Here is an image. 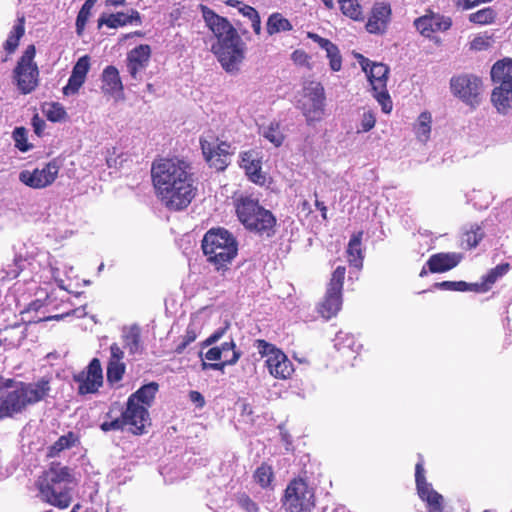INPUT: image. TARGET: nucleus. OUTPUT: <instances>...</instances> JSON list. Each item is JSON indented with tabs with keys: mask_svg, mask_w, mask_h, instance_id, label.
Listing matches in <instances>:
<instances>
[{
	"mask_svg": "<svg viewBox=\"0 0 512 512\" xmlns=\"http://www.w3.org/2000/svg\"><path fill=\"white\" fill-rule=\"evenodd\" d=\"M346 268L338 266L332 273L323 300L319 303L318 313L325 320L335 317L342 307V290Z\"/></svg>",
	"mask_w": 512,
	"mask_h": 512,
	"instance_id": "ddd939ff",
	"label": "nucleus"
},
{
	"mask_svg": "<svg viewBox=\"0 0 512 512\" xmlns=\"http://www.w3.org/2000/svg\"><path fill=\"white\" fill-rule=\"evenodd\" d=\"M362 70L367 74L373 96L381 105L384 113H390L393 108L392 100L387 90L389 67L383 63L371 62L360 53L355 54Z\"/></svg>",
	"mask_w": 512,
	"mask_h": 512,
	"instance_id": "6e6552de",
	"label": "nucleus"
},
{
	"mask_svg": "<svg viewBox=\"0 0 512 512\" xmlns=\"http://www.w3.org/2000/svg\"><path fill=\"white\" fill-rule=\"evenodd\" d=\"M124 352L117 343L110 346V358L107 364L106 376L110 384L118 383L122 380L126 365L123 362Z\"/></svg>",
	"mask_w": 512,
	"mask_h": 512,
	"instance_id": "b1692460",
	"label": "nucleus"
},
{
	"mask_svg": "<svg viewBox=\"0 0 512 512\" xmlns=\"http://www.w3.org/2000/svg\"><path fill=\"white\" fill-rule=\"evenodd\" d=\"M226 332V327L219 328L216 331H214L205 341V346H210L214 343H216L220 338L223 337L224 333Z\"/></svg>",
	"mask_w": 512,
	"mask_h": 512,
	"instance_id": "69168bd1",
	"label": "nucleus"
},
{
	"mask_svg": "<svg viewBox=\"0 0 512 512\" xmlns=\"http://www.w3.org/2000/svg\"><path fill=\"white\" fill-rule=\"evenodd\" d=\"M42 111L46 118L51 122H59L66 118L67 113L64 107L58 102L46 103Z\"/></svg>",
	"mask_w": 512,
	"mask_h": 512,
	"instance_id": "c03bdc74",
	"label": "nucleus"
},
{
	"mask_svg": "<svg viewBox=\"0 0 512 512\" xmlns=\"http://www.w3.org/2000/svg\"><path fill=\"white\" fill-rule=\"evenodd\" d=\"M419 497L427 503L429 512H445L444 511V498L436 490L431 487L425 488L418 492Z\"/></svg>",
	"mask_w": 512,
	"mask_h": 512,
	"instance_id": "f704fd0d",
	"label": "nucleus"
},
{
	"mask_svg": "<svg viewBox=\"0 0 512 512\" xmlns=\"http://www.w3.org/2000/svg\"><path fill=\"white\" fill-rule=\"evenodd\" d=\"M269 373L277 379H288L294 372L292 362L287 355L279 350L274 356L266 360Z\"/></svg>",
	"mask_w": 512,
	"mask_h": 512,
	"instance_id": "393cba45",
	"label": "nucleus"
},
{
	"mask_svg": "<svg viewBox=\"0 0 512 512\" xmlns=\"http://www.w3.org/2000/svg\"><path fill=\"white\" fill-rule=\"evenodd\" d=\"M12 138L15 142V147L19 151L27 152L32 148V144L28 142L27 129L25 127H16L13 130Z\"/></svg>",
	"mask_w": 512,
	"mask_h": 512,
	"instance_id": "de8ad7c7",
	"label": "nucleus"
},
{
	"mask_svg": "<svg viewBox=\"0 0 512 512\" xmlns=\"http://www.w3.org/2000/svg\"><path fill=\"white\" fill-rule=\"evenodd\" d=\"M27 263V259L23 258L21 255L15 256L13 261L2 269V279L13 280L17 278L25 269Z\"/></svg>",
	"mask_w": 512,
	"mask_h": 512,
	"instance_id": "ea45409f",
	"label": "nucleus"
},
{
	"mask_svg": "<svg viewBox=\"0 0 512 512\" xmlns=\"http://www.w3.org/2000/svg\"><path fill=\"white\" fill-rule=\"evenodd\" d=\"M493 0H452L453 6L459 11H468Z\"/></svg>",
	"mask_w": 512,
	"mask_h": 512,
	"instance_id": "5fc2aeb1",
	"label": "nucleus"
},
{
	"mask_svg": "<svg viewBox=\"0 0 512 512\" xmlns=\"http://www.w3.org/2000/svg\"><path fill=\"white\" fill-rule=\"evenodd\" d=\"M424 472L423 461L421 460L415 466V482L418 492L430 487L426 481Z\"/></svg>",
	"mask_w": 512,
	"mask_h": 512,
	"instance_id": "4d7b16f0",
	"label": "nucleus"
},
{
	"mask_svg": "<svg viewBox=\"0 0 512 512\" xmlns=\"http://www.w3.org/2000/svg\"><path fill=\"white\" fill-rule=\"evenodd\" d=\"M293 29L291 22L285 18L281 13H272L266 23V30L268 35L272 36L279 32H287Z\"/></svg>",
	"mask_w": 512,
	"mask_h": 512,
	"instance_id": "c9c22d12",
	"label": "nucleus"
},
{
	"mask_svg": "<svg viewBox=\"0 0 512 512\" xmlns=\"http://www.w3.org/2000/svg\"><path fill=\"white\" fill-rule=\"evenodd\" d=\"M35 55V45H28L13 70V79L22 94H29L38 86L39 69L34 62Z\"/></svg>",
	"mask_w": 512,
	"mask_h": 512,
	"instance_id": "9d476101",
	"label": "nucleus"
},
{
	"mask_svg": "<svg viewBox=\"0 0 512 512\" xmlns=\"http://www.w3.org/2000/svg\"><path fill=\"white\" fill-rule=\"evenodd\" d=\"M497 13L492 7H486L469 14V22L477 25H489L495 22Z\"/></svg>",
	"mask_w": 512,
	"mask_h": 512,
	"instance_id": "a19ab883",
	"label": "nucleus"
},
{
	"mask_svg": "<svg viewBox=\"0 0 512 512\" xmlns=\"http://www.w3.org/2000/svg\"><path fill=\"white\" fill-rule=\"evenodd\" d=\"M201 248L207 263L222 274L229 270L238 254V242L225 228L208 230L201 241Z\"/></svg>",
	"mask_w": 512,
	"mask_h": 512,
	"instance_id": "39448f33",
	"label": "nucleus"
},
{
	"mask_svg": "<svg viewBox=\"0 0 512 512\" xmlns=\"http://www.w3.org/2000/svg\"><path fill=\"white\" fill-rule=\"evenodd\" d=\"M239 166L251 182L261 186L266 183V176L262 172V156L258 151L251 149L241 152Z\"/></svg>",
	"mask_w": 512,
	"mask_h": 512,
	"instance_id": "6ab92c4d",
	"label": "nucleus"
},
{
	"mask_svg": "<svg viewBox=\"0 0 512 512\" xmlns=\"http://www.w3.org/2000/svg\"><path fill=\"white\" fill-rule=\"evenodd\" d=\"M462 260V255L456 252H439L432 254L426 262L430 273H444L452 270Z\"/></svg>",
	"mask_w": 512,
	"mask_h": 512,
	"instance_id": "5701e85b",
	"label": "nucleus"
},
{
	"mask_svg": "<svg viewBox=\"0 0 512 512\" xmlns=\"http://www.w3.org/2000/svg\"><path fill=\"white\" fill-rule=\"evenodd\" d=\"M31 124H32L34 133L38 137H41L43 135V132L46 127L45 121L36 113L32 117Z\"/></svg>",
	"mask_w": 512,
	"mask_h": 512,
	"instance_id": "e2e57ef3",
	"label": "nucleus"
},
{
	"mask_svg": "<svg viewBox=\"0 0 512 512\" xmlns=\"http://www.w3.org/2000/svg\"><path fill=\"white\" fill-rule=\"evenodd\" d=\"M85 78L80 77L78 75L71 74L68 83L63 87V94L66 96L74 95L78 93L79 89L85 82Z\"/></svg>",
	"mask_w": 512,
	"mask_h": 512,
	"instance_id": "8fccbe9b",
	"label": "nucleus"
},
{
	"mask_svg": "<svg viewBox=\"0 0 512 512\" xmlns=\"http://www.w3.org/2000/svg\"><path fill=\"white\" fill-rule=\"evenodd\" d=\"M89 69L90 57L88 55H84L77 60V62L73 66L71 74L78 75L86 79Z\"/></svg>",
	"mask_w": 512,
	"mask_h": 512,
	"instance_id": "864d4df0",
	"label": "nucleus"
},
{
	"mask_svg": "<svg viewBox=\"0 0 512 512\" xmlns=\"http://www.w3.org/2000/svg\"><path fill=\"white\" fill-rule=\"evenodd\" d=\"M376 123L375 116L372 112H365L363 114L362 120H361V129L362 132H368L371 129L374 128Z\"/></svg>",
	"mask_w": 512,
	"mask_h": 512,
	"instance_id": "052dcab7",
	"label": "nucleus"
},
{
	"mask_svg": "<svg viewBox=\"0 0 512 512\" xmlns=\"http://www.w3.org/2000/svg\"><path fill=\"white\" fill-rule=\"evenodd\" d=\"M239 12L244 17H247L249 19V21H251V25H252V29H253L254 33L259 36L261 34L262 28H261V18H260L258 11L250 5L243 4L239 8Z\"/></svg>",
	"mask_w": 512,
	"mask_h": 512,
	"instance_id": "49530a36",
	"label": "nucleus"
},
{
	"mask_svg": "<svg viewBox=\"0 0 512 512\" xmlns=\"http://www.w3.org/2000/svg\"><path fill=\"white\" fill-rule=\"evenodd\" d=\"M97 0H86L80 8L76 18V33L78 36H82L85 30V26L91 16V11L95 6Z\"/></svg>",
	"mask_w": 512,
	"mask_h": 512,
	"instance_id": "58836bf2",
	"label": "nucleus"
},
{
	"mask_svg": "<svg viewBox=\"0 0 512 512\" xmlns=\"http://www.w3.org/2000/svg\"><path fill=\"white\" fill-rule=\"evenodd\" d=\"M158 390L159 384L153 381L141 386L128 399H132L135 404L144 405L148 409L153 404Z\"/></svg>",
	"mask_w": 512,
	"mask_h": 512,
	"instance_id": "2f4dec72",
	"label": "nucleus"
},
{
	"mask_svg": "<svg viewBox=\"0 0 512 512\" xmlns=\"http://www.w3.org/2000/svg\"><path fill=\"white\" fill-rule=\"evenodd\" d=\"M223 350L225 346L212 347L206 352L205 357L209 361H218L222 358Z\"/></svg>",
	"mask_w": 512,
	"mask_h": 512,
	"instance_id": "0e129e2a",
	"label": "nucleus"
},
{
	"mask_svg": "<svg viewBox=\"0 0 512 512\" xmlns=\"http://www.w3.org/2000/svg\"><path fill=\"white\" fill-rule=\"evenodd\" d=\"M286 512H310L315 506V495L305 480L292 479L282 499Z\"/></svg>",
	"mask_w": 512,
	"mask_h": 512,
	"instance_id": "9b49d317",
	"label": "nucleus"
},
{
	"mask_svg": "<svg viewBox=\"0 0 512 512\" xmlns=\"http://www.w3.org/2000/svg\"><path fill=\"white\" fill-rule=\"evenodd\" d=\"M128 339V342H127V346L129 347V350L130 352H135L138 347H139V343H140V336L139 334H132L130 336L127 337Z\"/></svg>",
	"mask_w": 512,
	"mask_h": 512,
	"instance_id": "774afa93",
	"label": "nucleus"
},
{
	"mask_svg": "<svg viewBox=\"0 0 512 512\" xmlns=\"http://www.w3.org/2000/svg\"><path fill=\"white\" fill-rule=\"evenodd\" d=\"M202 12L204 20L217 38V42L233 35L235 37L238 33L234 26L225 17L219 16L210 8L202 5Z\"/></svg>",
	"mask_w": 512,
	"mask_h": 512,
	"instance_id": "412c9836",
	"label": "nucleus"
},
{
	"mask_svg": "<svg viewBox=\"0 0 512 512\" xmlns=\"http://www.w3.org/2000/svg\"><path fill=\"white\" fill-rule=\"evenodd\" d=\"M105 417L107 420L100 425L103 432L123 430L128 426L129 432L139 436L145 434L146 426L150 425L147 407L135 404L132 399H127L124 410L120 404H112Z\"/></svg>",
	"mask_w": 512,
	"mask_h": 512,
	"instance_id": "423d86ee",
	"label": "nucleus"
},
{
	"mask_svg": "<svg viewBox=\"0 0 512 512\" xmlns=\"http://www.w3.org/2000/svg\"><path fill=\"white\" fill-rule=\"evenodd\" d=\"M79 436L73 431H69L62 435L51 446L47 448L46 456L48 458H55L60 455L64 450L70 449L79 443Z\"/></svg>",
	"mask_w": 512,
	"mask_h": 512,
	"instance_id": "473e14b6",
	"label": "nucleus"
},
{
	"mask_svg": "<svg viewBox=\"0 0 512 512\" xmlns=\"http://www.w3.org/2000/svg\"><path fill=\"white\" fill-rule=\"evenodd\" d=\"M264 137L271 143H273L276 147L281 146L285 138L282 132L279 130L278 124H276L275 126L270 125L268 129L265 131Z\"/></svg>",
	"mask_w": 512,
	"mask_h": 512,
	"instance_id": "3c124183",
	"label": "nucleus"
},
{
	"mask_svg": "<svg viewBox=\"0 0 512 512\" xmlns=\"http://www.w3.org/2000/svg\"><path fill=\"white\" fill-rule=\"evenodd\" d=\"M510 268L511 266L508 262L501 263L490 269L485 275L482 276L489 290L492 289L493 285L500 278L505 276L510 271Z\"/></svg>",
	"mask_w": 512,
	"mask_h": 512,
	"instance_id": "79ce46f5",
	"label": "nucleus"
},
{
	"mask_svg": "<svg viewBox=\"0 0 512 512\" xmlns=\"http://www.w3.org/2000/svg\"><path fill=\"white\" fill-rule=\"evenodd\" d=\"M25 34V18L24 16L19 17L17 19L16 24L14 25L13 29L8 35V38L6 39L4 43V49L8 54H12L16 51L20 39Z\"/></svg>",
	"mask_w": 512,
	"mask_h": 512,
	"instance_id": "72a5a7b5",
	"label": "nucleus"
},
{
	"mask_svg": "<svg viewBox=\"0 0 512 512\" xmlns=\"http://www.w3.org/2000/svg\"><path fill=\"white\" fill-rule=\"evenodd\" d=\"M241 357V352H233L230 357H226V360H223L220 363H211L209 364V368L214 370H222L225 366H231L238 362Z\"/></svg>",
	"mask_w": 512,
	"mask_h": 512,
	"instance_id": "bf43d9fd",
	"label": "nucleus"
},
{
	"mask_svg": "<svg viewBox=\"0 0 512 512\" xmlns=\"http://www.w3.org/2000/svg\"><path fill=\"white\" fill-rule=\"evenodd\" d=\"M132 23H142L140 13L134 9H131L130 14H126L124 12H117L109 15H102L98 19L99 28H101L103 25H106L109 28L115 29Z\"/></svg>",
	"mask_w": 512,
	"mask_h": 512,
	"instance_id": "a878e982",
	"label": "nucleus"
},
{
	"mask_svg": "<svg viewBox=\"0 0 512 512\" xmlns=\"http://www.w3.org/2000/svg\"><path fill=\"white\" fill-rule=\"evenodd\" d=\"M491 101L499 113H507L512 108V85L495 87L491 94Z\"/></svg>",
	"mask_w": 512,
	"mask_h": 512,
	"instance_id": "c756f323",
	"label": "nucleus"
},
{
	"mask_svg": "<svg viewBox=\"0 0 512 512\" xmlns=\"http://www.w3.org/2000/svg\"><path fill=\"white\" fill-rule=\"evenodd\" d=\"M491 79L498 86L512 85V59L497 61L491 68Z\"/></svg>",
	"mask_w": 512,
	"mask_h": 512,
	"instance_id": "7c9ffc66",
	"label": "nucleus"
},
{
	"mask_svg": "<svg viewBox=\"0 0 512 512\" xmlns=\"http://www.w3.org/2000/svg\"><path fill=\"white\" fill-rule=\"evenodd\" d=\"M363 231L352 234L347 246V260L350 266L361 268L363 266L364 254L362 250Z\"/></svg>",
	"mask_w": 512,
	"mask_h": 512,
	"instance_id": "c85d7f7f",
	"label": "nucleus"
},
{
	"mask_svg": "<svg viewBox=\"0 0 512 512\" xmlns=\"http://www.w3.org/2000/svg\"><path fill=\"white\" fill-rule=\"evenodd\" d=\"M73 381L78 385V395L96 394L103 386V369L98 358H93L80 372L73 374Z\"/></svg>",
	"mask_w": 512,
	"mask_h": 512,
	"instance_id": "dca6fc26",
	"label": "nucleus"
},
{
	"mask_svg": "<svg viewBox=\"0 0 512 512\" xmlns=\"http://www.w3.org/2000/svg\"><path fill=\"white\" fill-rule=\"evenodd\" d=\"M338 3L343 15L354 21H364V12L358 0H338Z\"/></svg>",
	"mask_w": 512,
	"mask_h": 512,
	"instance_id": "4c0bfd02",
	"label": "nucleus"
},
{
	"mask_svg": "<svg viewBox=\"0 0 512 512\" xmlns=\"http://www.w3.org/2000/svg\"><path fill=\"white\" fill-rule=\"evenodd\" d=\"M392 9L388 2L374 3L365 28L370 34L381 35L387 31L391 21Z\"/></svg>",
	"mask_w": 512,
	"mask_h": 512,
	"instance_id": "aec40b11",
	"label": "nucleus"
},
{
	"mask_svg": "<svg viewBox=\"0 0 512 512\" xmlns=\"http://www.w3.org/2000/svg\"><path fill=\"white\" fill-rule=\"evenodd\" d=\"M189 399L196 404L197 407L202 408L205 405V399L203 395L195 390L189 392Z\"/></svg>",
	"mask_w": 512,
	"mask_h": 512,
	"instance_id": "338daca9",
	"label": "nucleus"
},
{
	"mask_svg": "<svg viewBox=\"0 0 512 512\" xmlns=\"http://www.w3.org/2000/svg\"><path fill=\"white\" fill-rule=\"evenodd\" d=\"M274 477V473L272 467L263 462L253 474L254 481L259 484L262 488H267L270 486Z\"/></svg>",
	"mask_w": 512,
	"mask_h": 512,
	"instance_id": "37998d69",
	"label": "nucleus"
},
{
	"mask_svg": "<svg viewBox=\"0 0 512 512\" xmlns=\"http://www.w3.org/2000/svg\"><path fill=\"white\" fill-rule=\"evenodd\" d=\"M50 390V379L46 377L36 382H17L14 389L0 394V420L23 413L27 407L43 401Z\"/></svg>",
	"mask_w": 512,
	"mask_h": 512,
	"instance_id": "f03ea898",
	"label": "nucleus"
},
{
	"mask_svg": "<svg viewBox=\"0 0 512 512\" xmlns=\"http://www.w3.org/2000/svg\"><path fill=\"white\" fill-rule=\"evenodd\" d=\"M212 52L222 68L226 72L232 73L239 70L238 66L245 57V44L237 33L235 39L233 35L213 44Z\"/></svg>",
	"mask_w": 512,
	"mask_h": 512,
	"instance_id": "4468645a",
	"label": "nucleus"
},
{
	"mask_svg": "<svg viewBox=\"0 0 512 512\" xmlns=\"http://www.w3.org/2000/svg\"><path fill=\"white\" fill-rule=\"evenodd\" d=\"M50 390V379L46 377L36 382H17L14 389L0 394V420L23 413L27 407L43 401Z\"/></svg>",
	"mask_w": 512,
	"mask_h": 512,
	"instance_id": "7ed1b4c3",
	"label": "nucleus"
},
{
	"mask_svg": "<svg viewBox=\"0 0 512 512\" xmlns=\"http://www.w3.org/2000/svg\"><path fill=\"white\" fill-rule=\"evenodd\" d=\"M72 476L69 468L59 462H52L47 470L39 476L36 486L42 501L65 509L72 502Z\"/></svg>",
	"mask_w": 512,
	"mask_h": 512,
	"instance_id": "20e7f679",
	"label": "nucleus"
},
{
	"mask_svg": "<svg viewBox=\"0 0 512 512\" xmlns=\"http://www.w3.org/2000/svg\"><path fill=\"white\" fill-rule=\"evenodd\" d=\"M431 124H432V115L428 111L422 112L414 124V132L416 138L426 143L430 138L431 133Z\"/></svg>",
	"mask_w": 512,
	"mask_h": 512,
	"instance_id": "e433bc0d",
	"label": "nucleus"
},
{
	"mask_svg": "<svg viewBox=\"0 0 512 512\" xmlns=\"http://www.w3.org/2000/svg\"><path fill=\"white\" fill-rule=\"evenodd\" d=\"M237 503L246 512L259 511L257 503L246 493H241L237 496Z\"/></svg>",
	"mask_w": 512,
	"mask_h": 512,
	"instance_id": "6e6d98bb",
	"label": "nucleus"
},
{
	"mask_svg": "<svg viewBox=\"0 0 512 512\" xmlns=\"http://www.w3.org/2000/svg\"><path fill=\"white\" fill-rule=\"evenodd\" d=\"M124 90L118 69L109 65L102 72V91L105 94L114 95Z\"/></svg>",
	"mask_w": 512,
	"mask_h": 512,
	"instance_id": "cd10ccee",
	"label": "nucleus"
},
{
	"mask_svg": "<svg viewBox=\"0 0 512 512\" xmlns=\"http://www.w3.org/2000/svg\"><path fill=\"white\" fill-rule=\"evenodd\" d=\"M255 346L258 349L259 354L267 357V359H270V356H274L280 350L274 344H271L264 339H257L255 341Z\"/></svg>",
	"mask_w": 512,
	"mask_h": 512,
	"instance_id": "603ef678",
	"label": "nucleus"
},
{
	"mask_svg": "<svg viewBox=\"0 0 512 512\" xmlns=\"http://www.w3.org/2000/svg\"><path fill=\"white\" fill-rule=\"evenodd\" d=\"M151 47L148 44H140L130 50L127 54V69L133 79L138 78V74L146 69L151 58Z\"/></svg>",
	"mask_w": 512,
	"mask_h": 512,
	"instance_id": "4be33fe9",
	"label": "nucleus"
},
{
	"mask_svg": "<svg viewBox=\"0 0 512 512\" xmlns=\"http://www.w3.org/2000/svg\"><path fill=\"white\" fill-rule=\"evenodd\" d=\"M481 87V79L474 75H458L450 80L452 93L471 106L479 103Z\"/></svg>",
	"mask_w": 512,
	"mask_h": 512,
	"instance_id": "f3484780",
	"label": "nucleus"
},
{
	"mask_svg": "<svg viewBox=\"0 0 512 512\" xmlns=\"http://www.w3.org/2000/svg\"><path fill=\"white\" fill-rule=\"evenodd\" d=\"M235 211L243 226L260 235L271 236L276 225V218L271 211L259 204L252 196H240L234 203Z\"/></svg>",
	"mask_w": 512,
	"mask_h": 512,
	"instance_id": "0eeeda50",
	"label": "nucleus"
},
{
	"mask_svg": "<svg viewBox=\"0 0 512 512\" xmlns=\"http://www.w3.org/2000/svg\"><path fill=\"white\" fill-rule=\"evenodd\" d=\"M151 178L157 198L169 211L185 210L197 194L190 165L184 160L155 159Z\"/></svg>",
	"mask_w": 512,
	"mask_h": 512,
	"instance_id": "f257e3e1",
	"label": "nucleus"
},
{
	"mask_svg": "<svg viewBox=\"0 0 512 512\" xmlns=\"http://www.w3.org/2000/svg\"><path fill=\"white\" fill-rule=\"evenodd\" d=\"M197 339V331L193 325H188L181 342L174 349L176 354H182L186 347Z\"/></svg>",
	"mask_w": 512,
	"mask_h": 512,
	"instance_id": "09e8293b",
	"label": "nucleus"
},
{
	"mask_svg": "<svg viewBox=\"0 0 512 512\" xmlns=\"http://www.w3.org/2000/svg\"><path fill=\"white\" fill-rule=\"evenodd\" d=\"M436 289L464 292L465 281H442L434 284Z\"/></svg>",
	"mask_w": 512,
	"mask_h": 512,
	"instance_id": "13d9d810",
	"label": "nucleus"
},
{
	"mask_svg": "<svg viewBox=\"0 0 512 512\" xmlns=\"http://www.w3.org/2000/svg\"><path fill=\"white\" fill-rule=\"evenodd\" d=\"M484 238V232L479 225H473L470 230L463 234L462 241L467 249L476 248Z\"/></svg>",
	"mask_w": 512,
	"mask_h": 512,
	"instance_id": "a18cd8bd",
	"label": "nucleus"
},
{
	"mask_svg": "<svg viewBox=\"0 0 512 512\" xmlns=\"http://www.w3.org/2000/svg\"><path fill=\"white\" fill-rule=\"evenodd\" d=\"M307 36L326 51L331 70L335 72L340 71L342 68V57L338 47L329 39L323 38L316 33L309 32Z\"/></svg>",
	"mask_w": 512,
	"mask_h": 512,
	"instance_id": "bb28decb",
	"label": "nucleus"
},
{
	"mask_svg": "<svg viewBox=\"0 0 512 512\" xmlns=\"http://www.w3.org/2000/svg\"><path fill=\"white\" fill-rule=\"evenodd\" d=\"M61 163L58 158H53L42 168L23 170L19 173V180L32 189H43L51 186L58 178Z\"/></svg>",
	"mask_w": 512,
	"mask_h": 512,
	"instance_id": "2eb2a0df",
	"label": "nucleus"
},
{
	"mask_svg": "<svg viewBox=\"0 0 512 512\" xmlns=\"http://www.w3.org/2000/svg\"><path fill=\"white\" fill-rule=\"evenodd\" d=\"M452 19L439 13L428 11L414 21L417 31L424 37H431L437 32H445L452 27Z\"/></svg>",
	"mask_w": 512,
	"mask_h": 512,
	"instance_id": "a211bd4d",
	"label": "nucleus"
},
{
	"mask_svg": "<svg viewBox=\"0 0 512 512\" xmlns=\"http://www.w3.org/2000/svg\"><path fill=\"white\" fill-rule=\"evenodd\" d=\"M466 291H473L476 293H486L490 290L487 287V284L485 283L483 277H481V282L468 283L465 281L464 292H466Z\"/></svg>",
	"mask_w": 512,
	"mask_h": 512,
	"instance_id": "680f3d73",
	"label": "nucleus"
},
{
	"mask_svg": "<svg viewBox=\"0 0 512 512\" xmlns=\"http://www.w3.org/2000/svg\"><path fill=\"white\" fill-rule=\"evenodd\" d=\"M325 90L317 81H310L303 87L302 99L299 108L308 125L319 122L325 114Z\"/></svg>",
	"mask_w": 512,
	"mask_h": 512,
	"instance_id": "f8f14e48",
	"label": "nucleus"
},
{
	"mask_svg": "<svg viewBox=\"0 0 512 512\" xmlns=\"http://www.w3.org/2000/svg\"><path fill=\"white\" fill-rule=\"evenodd\" d=\"M203 158L210 168L224 171L230 164L234 148L228 141H219L212 130L206 131L199 139Z\"/></svg>",
	"mask_w": 512,
	"mask_h": 512,
	"instance_id": "1a4fd4ad",
	"label": "nucleus"
}]
</instances>
